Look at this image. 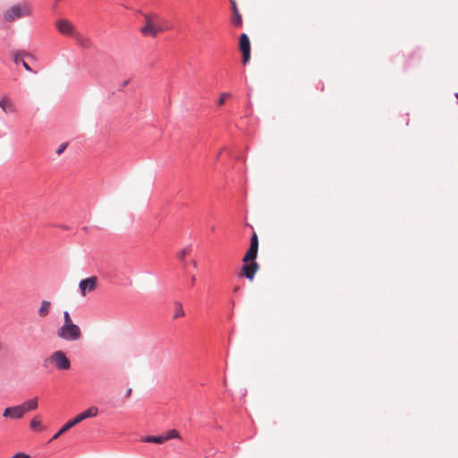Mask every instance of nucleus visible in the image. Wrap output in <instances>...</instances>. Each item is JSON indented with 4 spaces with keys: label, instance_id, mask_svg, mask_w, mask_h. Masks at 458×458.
<instances>
[{
    "label": "nucleus",
    "instance_id": "31",
    "mask_svg": "<svg viewBox=\"0 0 458 458\" xmlns=\"http://www.w3.org/2000/svg\"><path fill=\"white\" fill-rule=\"evenodd\" d=\"M456 98H457V99H458V94H456Z\"/></svg>",
    "mask_w": 458,
    "mask_h": 458
},
{
    "label": "nucleus",
    "instance_id": "3",
    "mask_svg": "<svg viewBox=\"0 0 458 458\" xmlns=\"http://www.w3.org/2000/svg\"><path fill=\"white\" fill-rule=\"evenodd\" d=\"M144 18V25L140 29V32L144 37L156 38L165 30L162 26V18L156 13H142Z\"/></svg>",
    "mask_w": 458,
    "mask_h": 458
},
{
    "label": "nucleus",
    "instance_id": "5",
    "mask_svg": "<svg viewBox=\"0 0 458 458\" xmlns=\"http://www.w3.org/2000/svg\"><path fill=\"white\" fill-rule=\"evenodd\" d=\"M49 362L53 364L59 370H67L71 368V361L67 358L66 354L63 351L54 352L47 359L45 363Z\"/></svg>",
    "mask_w": 458,
    "mask_h": 458
},
{
    "label": "nucleus",
    "instance_id": "4",
    "mask_svg": "<svg viewBox=\"0 0 458 458\" xmlns=\"http://www.w3.org/2000/svg\"><path fill=\"white\" fill-rule=\"evenodd\" d=\"M98 409L96 406H91L86 411L76 415L72 420L65 423L59 431L53 437L52 440L57 439L61 435L64 434L70 428H72L76 424L81 422L82 420L88 418H94L98 415Z\"/></svg>",
    "mask_w": 458,
    "mask_h": 458
},
{
    "label": "nucleus",
    "instance_id": "13",
    "mask_svg": "<svg viewBox=\"0 0 458 458\" xmlns=\"http://www.w3.org/2000/svg\"><path fill=\"white\" fill-rule=\"evenodd\" d=\"M38 398L34 397L32 399L27 400L20 404L22 409L23 413L25 414L28 411H34L38 408Z\"/></svg>",
    "mask_w": 458,
    "mask_h": 458
},
{
    "label": "nucleus",
    "instance_id": "21",
    "mask_svg": "<svg viewBox=\"0 0 458 458\" xmlns=\"http://www.w3.org/2000/svg\"><path fill=\"white\" fill-rule=\"evenodd\" d=\"M191 249V247H185L183 248L179 253H178V259L182 261H184L185 257L190 254Z\"/></svg>",
    "mask_w": 458,
    "mask_h": 458
},
{
    "label": "nucleus",
    "instance_id": "25",
    "mask_svg": "<svg viewBox=\"0 0 458 458\" xmlns=\"http://www.w3.org/2000/svg\"><path fill=\"white\" fill-rule=\"evenodd\" d=\"M67 145H68L67 143L61 144L58 147V148L56 149V154L57 155H61L64 151V149L66 148Z\"/></svg>",
    "mask_w": 458,
    "mask_h": 458
},
{
    "label": "nucleus",
    "instance_id": "11",
    "mask_svg": "<svg viewBox=\"0 0 458 458\" xmlns=\"http://www.w3.org/2000/svg\"><path fill=\"white\" fill-rule=\"evenodd\" d=\"M259 268V266L256 261H250L248 263H245L242 270V274L246 276V278H248L250 281H252Z\"/></svg>",
    "mask_w": 458,
    "mask_h": 458
},
{
    "label": "nucleus",
    "instance_id": "10",
    "mask_svg": "<svg viewBox=\"0 0 458 458\" xmlns=\"http://www.w3.org/2000/svg\"><path fill=\"white\" fill-rule=\"evenodd\" d=\"M23 416L24 413L20 405L7 407L3 412L4 418H10L13 420H20L23 418Z\"/></svg>",
    "mask_w": 458,
    "mask_h": 458
},
{
    "label": "nucleus",
    "instance_id": "9",
    "mask_svg": "<svg viewBox=\"0 0 458 458\" xmlns=\"http://www.w3.org/2000/svg\"><path fill=\"white\" fill-rule=\"evenodd\" d=\"M98 284V278L96 276H90L83 279L79 284L81 294L85 296L87 293L93 292Z\"/></svg>",
    "mask_w": 458,
    "mask_h": 458
},
{
    "label": "nucleus",
    "instance_id": "1",
    "mask_svg": "<svg viewBox=\"0 0 458 458\" xmlns=\"http://www.w3.org/2000/svg\"><path fill=\"white\" fill-rule=\"evenodd\" d=\"M64 323L57 328L56 335L58 338L67 342L79 341L82 336L81 327L76 325L68 311H64Z\"/></svg>",
    "mask_w": 458,
    "mask_h": 458
},
{
    "label": "nucleus",
    "instance_id": "26",
    "mask_svg": "<svg viewBox=\"0 0 458 458\" xmlns=\"http://www.w3.org/2000/svg\"><path fill=\"white\" fill-rule=\"evenodd\" d=\"M13 458H30V455L23 453H17Z\"/></svg>",
    "mask_w": 458,
    "mask_h": 458
},
{
    "label": "nucleus",
    "instance_id": "20",
    "mask_svg": "<svg viewBox=\"0 0 458 458\" xmlns=\"http://www.w3.org/2000/svg\"><path fill=\"white\" fill-rule=\"evenodd\" d=\"M14 63L15 64H19L21 63V64H22V66L27 70V71H31V68L30 67V65L23 60V59H21L20 58V55L17 54L15 56H14V59H13Z\"/></svg>",
    "mask_w": 458,
    "mask_h": 458
},
{
    "label": "nucleus",
    "instance_id": "29",
    "mask_svg": "<svg viewBox=\"0 0 458 458\" xmlns=\"http://www.w3.org/2000/svg\"><path fill=\"white\" fill-rule=\"evenodd\" d=\"M239 289H240V287L236 286V287H234L233 292H237V291H239Z\"/></svg>",
    "mask_w": 458,
    "mask_h": 458
},
{
    "label": "nucleus",
    "instance_id": "17",
    "mask_svg": "<svg viewBox=\"0 0 458 458\" xmlns=\"http://www.w3.org/2000/svg\"><path fill=\"white\" fill-rule=\"evenodd\" d=\"M148 443L163 444L165 442V436H148L144 439Z\"/></svg>",
    "mask_w": 458,
    "mask_h": 458
},
{
    "label": "nucleus",
    "instance_id": "14",
    "mask_svg": "<svg viewBox=\"0 0 458 458\" xmlns=\"http://www.w3.org/2000/svg\"><path fill=\"white\" fill-rule=\"evenodd\" d=\"M230 2H231V4H232V10H233V13L232 22H233V25L240 27L242 24V15L240 14V12H239V10L237 8L235 1L234 0H230Z\"/></svg>",
    "mask_w": 458,
    "mask_h": 458
},
{
    "label": "nucleus",
    "instance_id": "27",
    "mask_svg": "<svg viewBox=\"0 0 458 458\" xmlns=\"http://www.w3.org/2000/svg\"><path fill=\"white\" fill-rule=\"evenodd\" d=\"M191 266H192L194 268H196V267H198V263H197V261H196V260H192V261L191 262Z\"/></svg>",
    "mask_w": 458,
    "mask_h": 458
},
{
    "label": "nucleus",
    "instance_id": "15",
    "mask_svg": "<svg viewBox=\"0 0 458 458\" xmlns=\"http://www.w3.org/2000/svg\"><path fill=\"white\" fill-rule=\"evenodd\" d=\"M51 310V302L49 301H42L38 310V314L40 318L47 317Z\"/></svg>",
    "mask_w": 458,
    "mask_h": 458
},
{
    "label": "nucleus",
    "instance_id": "2",
    "mask_svg": "<svg viewBox=\"0 0 458 458\" xmlns=\"http://www.w3.org/2000/svg\"><path fill=\"white\" fill-rule=\"evenodd\" d=\"M32 14V4L28 1H21L5 9L2 17L5 22L13 23L17 20L30 17Z\"/></svg>",
    "mask_w": 458,
    "mask_h": 458
},
{
    "label": "nucleus",
    "instance_id": "18",
    "mask_svg": "<svg viewBox=\"0 0 458 458\" xmlns=\"http://www.w3.org/2000/svg\"><path fill=\"white\" fill-rule=\"evenodd\" d=\"M175 314L174 316V318H181L184 316V310L181 302H175Z\"/></svg>",
    "mask_w": 458,
    "mask_h": 458
},
{
    "label": "nucleus",
    "instance_id": "24",
    "mask_svg": "<svg viewBox=\"0 0 458 458\" xmlns=\"http://www.w3.org/2000/svg\"><path fill=\"white\" fill-rule=\"evenodd\" d=\"M8 101H9V98L6 97H4L0 99V107L2 108L3 111L5 110V106Z\"/></svg>",
    "mask_w": 458,
    "mask_h": 458
},
{
    "label": "nucleus",
    "instance_id": "8",
    "mask_svg": "<svg viewBox=\"0 0 458 458\" xmlns=\"http://www.w3.org/2000/svg\"><path fill=\"white\" fill-rule=\"evenodd\" d=\"M240 50L242 54V64L245 65L250 58V42L245 33H242L240 37Z\"/></svg>",
    "mask_w": 458,
    "mask_h": 458
},
{
    "label": "nucleus",
    "instance_id": "30",
    "mask_svg": "<svg viewBox=\"0 0 458 458\" xmlns=\"http://www.w3.org/2000/svg\"><path fill=\"white\" fill-rule=\"evenodd\" d=\"M127 84H128V81H125L123 82V86H126Z\"/></svg>",
    "mask_w": 458,
    "mask_h": 458
},
{
    "label": "nucleus",
    "instance_id": "23",
    "mask_svg": "<svg viewBox=\"0 0 458 458\" xmlns=\"http://www.w3.org/2000/svg\"><path fill=\"white\" fill-rule=\"evenodd\" d=\"M228 98H231V94L230 93H222L221 96H220V98L218 100V105L219 106H223L225 102V99Z\"/></svg>",
    "mask_w": 458,
    "mask_h": 458
},
{
    "label": "nucleus",
    "instance_id": "22",
    "mask_svg": "<svg viewBox=\"0 0 458 458\" xmlns=\"http://www.w3.org/2000/svg\"><path fill=\"white\" fill-rule=\"evenodd\" d=\"M16 111V107L14 104L9 99L5 106V110H4V113H14Z\"/></svg>",
    "mask_w": 458,
    "mask_h": 458
},
{
    "label": "nucleus",
    "instance_id": "6",
    "mask_svg": "<svg viewBox=\"0 0 458 458\" xmlns=\"http://www.w3.org/2000/svg\"><path fill=\"white\" fill-rule=\"evenodd\" d=\"M259 250V238L256 233H254L250 238V245L246 251L242 261L248 263L250 261H255Z\"/></svg>",
    "mask_w": 458,
    "mask_h": 458
},
{
    "label": "nucleus",
    "instance_id": "7",
    "mask_svg": "<svg viewBox=\"0 0 458 458\" xmlns=\"http://www.w3.org/2000/svg\"><path fill=\"white\" fill-rule=\"evenodd\" d=\"M57 30L64 35L73 37L77 32L74 25L67 19H60L55 21Z\"/></svg>",
    "mask_w": 458,
    "mask_h": 458
},
{
    "label": "nucleus",
    "instance_id": "28",
    "mask_svg": "<svg viewBox=\"0 0 458 458\" xmlns=\"http://www.w3.org/2000/svg\"><path fill=\"white\" fill-rule=\"evenodd\" d=\"M195 280H196L195 276H192V277L191 278V285H193V284H194Z\"/></svg>",
    "mask_w": 458,
    "mask_h": 458
},
{
    "label": "nucleus",
    "instance_id": "19",
    "mask_svg": "<svg viewBox=\"0 0 458 458\" xmlns=\"http://www.w3.org/2000/svg\"><path fill=\"white\" fill-rule=\"evenodd\" d=\"M180 437V434L177 430L175 429H172V430H169L165 435V441L167 440H170V439H173V438H179Z\"/></svg>",
    "mask_w": 458,
    "mask_h": 458
},
{
    "label": "nucleus",
    "instance_id": "12",
    "mask_svg": "<svg viewBox=\"0 0 458 458\" xmlns=\"http://www.w3.org/2000/svg\"><path fill=\"white\" fill-rule=\"evenodd\" d=\"M76 43L82 48L89 49L92 47V41L89 38L79 33L78 31L72 37Z\"/></svg>",
    "mask_w": 458,
    "mask_h": 458
},
{
    "label": "nucleus",
    "instance_id": "16",
    "mask_svg": "<svg viewBox=\"0 0 458 458\" xmlns=\"http://www.w3.org/2000/svg\"><path fill=\"white\" fill-rule=\"evenodd\" d=\"M30 428L35 431H42L44 430V427L41 424V420L39 416H35L30 420Z\"/></svg>",
    "mask_w": 458,
    "mask_h": 458
}]
</instances>
